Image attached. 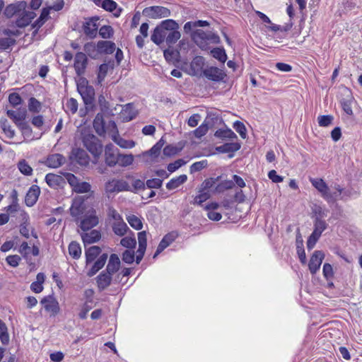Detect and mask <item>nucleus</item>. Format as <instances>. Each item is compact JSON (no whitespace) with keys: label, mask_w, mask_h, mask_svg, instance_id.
<instances>
[{"label":"nucleus","mask_w":362,"mask_h":362,"mask_svg":"<svg viewBox=\"0 0 362 362\" xmlns=\"http://www.w3.org/2000/svg\"><path fill=\"white\" fill-rule=\"evenodd\" d=\"M313 186L321 194L322 197L328 203H334L338 199H342V194H345L344 189L338 184L334 186V192H331L325 182L321 178L310 179Z\"/></svg>","instance_id":"1"},{"label":"nucleus","mask_w":362,"mask_h":362,"mask_svg":"<svg viewBox=\"0 0 362 362\" xmlns=\"http://www.w3.org/2000/svg\"><path fill=\"white\" fill-rule=\"evenodd\" d=\"M191 37L195 44L202 49L207 48L208 42L218 44L220 38L218 35L211 31H204L202 29H197L191 33Z\"/></svg>","instance_id":"2"},{"label":"nucleus","mask_w":362,"mask_h":362,"mask_svg":"<svg viewBox=\"0 0 362 362\" xmlns=\"http://www.w3.org/2000/svg\"><path fill=\"white\" fill-rule=\"evenodd\" d=\"M81 139L83 146L94 156H99L103 150V146L100 139L93 134L83 131L81 133Z\"/></svg>","instance_id":"3"},{"label":"nucleus","mask_w":362,"mask_h":362,"mask_svg":"<svg viewBox=\"0 0 362 362\" xmlns=\"http://www.w3.org/2000/svg\"><path fill=\"white\" fill-rule=\"evenodd\" d=\"M79 219H81L79 226L83 232L90 230L99 223V218L93 208L89 209Z\"/></svg>","instance_id":"4"},{"label":"nucleus","mask_w":362,"mask_h":362,"mask_svg":"<svg viewBox=\"0 0 362 362\" xmlns=\"http://www.w3.org/2000/svg\"><path fill=\"white\" fill-rule=\"evenodd\" d=\"M77 90L86 105H92L95 100V89L88 84L87 81H82L77 84Z\"/></svg>","instance_id":"5"},{"label":"nucleus","mask_w":362,"mask_h":362,"mask_svg":"<svg viewBox=\"0 0 362 362\" xmlns=\"http://www.w3.org/2000/svg\"><path fill=\"white\" fill-rule=\"evenodd\" d=\"M86 204L85 196H78L73 200L70 208L71 215L76 218L77 221L81 218L83 214H86Z\"/></svg>","instance_id":"6"},{"label":"nucleus","mask_w":362,"mask_h":362,"mask_svg":"<svg viewBox=\"0 0 362 362\" xmlns=\"http://www.w3.org/2000/svg\"><path fill=\"white\" fill-rule=\"evenodd\" d=\"M105 189L108 193L119 192L123 191H132L131 186L123 180L112 179L105 185Z\"/></svg>","instance_id":"7"},{"label":"nucleus","mask_w":362,"mask_h":362,"mask_svg":"<svg viewBox=\"0 0 362 362\" xmlns=\"http://www.w3.org/2000/svg\"><path fill=\"white\" fill-rule=\"evenodd\" d=\"M142 13L151 18H162L168 17L170 15V11L164 6H153L145 8Z\"/></svg>","instance_id":"8"},{"label":"nucleus","mask_w":362,"mask_h":362,"mask_svg":"<svg viewBox=\"0 0 362 362\" xmlns=\"http://www.w3.org/2000/svg\"><path fill=\"white\" fill-rule=\"evenodd\" d=\"M109 127L112 128V139L116 143L119 147L122 148H132L135 146V142L132 140H126L118 134L117 125L114 121H111L109 124Z\"/></svg>","instance_id":"9"},{"label":"nucleus","mask_w":362,"mask_h":362,"mask_svg":"<svg viewBox=\"0 0 362 362\" xmlns=\"http://www.w3.org/2000/svg\"><path fill=\"white\" fill-rule=\"evenodd\" d=\"M118 149L112 144H107L105 147V161L110 167L115 166L118 163Z\"/></svg>","instance_id":"10"},{"label":"nucleus","mask_w":362,"mask_h":362,"mask_svg":"<svg viewBox=\"0 0 362 362\" xmlns=\"http://www.w3.org/2000/svg\"><path fill=\"white\" fill-rule=\"evenodd\" d=\"M40 303L43 305L46 311L51 315L55 316L59 312V305L57 299L52 296H48L43 298Z\"/></svg>","instance_id":"11"},{"label":"nucleus","mask_w":362,"mask_h":362,"mask_svg":"<svg viewBox=\"0 0 362 362\" xmlns=\"http://www.w3.org/2000/svg\"><path fill=\"white\" fill-rule=\"evenodd\" d=\"M344 97L340 100L341 106L344 112L349 116H353L352 105L354 98L349 89H345L343 93Z\"/></svg>","instance_id":"12"},{"label":"nucleus","mask_w":362,"mask_h":362,"mask_svg":"<svg viewBox=\"0 0 362 362\" xmlns=\"http://www.w3.org/2000/svg\"><path fill=\"white\" fill-rule=\"evenodd\" d=\"M324 257L325 254L322 251L316 250L314 252L308 264V267L311 274H314L319 270Z\"/></svg>","instance_id":"13"},{"label":"nucleus","mask_w":362,"mask_h":362,"mask_svg":"<svg viewBox=\"0 0 362 362\" xmlns=\"http://www.w3.org/2000/svg\"><path fill=\"white\" fill-rule=\"evenodd\" d=\"M70 158L81 166H87L89 164L90 158L88 153L81 148L74 149Z\"/></svg>","instance_id":"14"},{"label":"nucleus","mask_w":362,"mask_h":362,"mask_svg":"<svg viewBox=\"0 0 362 362\" xmlns=\"http://www.w3.org/2000/svg\"><path fill=\"white\" fill-rule=\"evenodd\" d=\"M204 75L208 79L216 82L223 81L226 76V74L223 70L214 66H211L205 69L204 71Z\"/></svg>","instance_id":"15"},{"label":"nucleus","mask_w":362,"mask_h":362,"mask_svg":"<svg viewBox=\"0 0 362 362\" xmlns=\"http://www.w3.org/2000/svg\"><path fill=\"white\" fill-rule=\"evenodd\" d=\"M86 55L83 52H78L75 56L74 69L78 76L84 74L87 65Z\"/></svg>","instance_id":"16"},{"label":"nucleus","mask_w":362,"mask_h":362,"mask_svg":"<svg viewBox=\"0 0 362 362\" xmlns=\"http://www.w3.org/2000/svg\"><path fill=\"white\" fill-rule=\"evenodd\" d=\"M112 276V274L104 270L96 277L97 286L100 291H104L111 284Z\"/></svg>","instance_id":"17"},{"label":"nucleus","mask_w":362,"mask_h":362,"mask_svg":"<svg viewBox=\"0 0 362 362\" xmlns=\"http://www.w3.org/2000/svg\"><path fill=\"white\" fill-rule=\"evenodd\" d=\"M66 158L59 153H54L48 156L45 165L52 168H57L66 163Z\"/></svg>","instance_id":"18"},{"label":"nucleus","mask_w":362,"mask_h":362,"mask_svg":"<svg viewBox=\"0 0 362 362\" xmlns=\"http://www.w3.org/2000/svg\"><path fill=\"white\" fill-rule=\"evenodd\" d=\"M40 194V187L37 185H32L25 195V204L28 206H33L37 201Z\"/></svg>","instance_id":"19"},{"label":"nucleus","mask_w":362,"mask_h":362,"mask_svg":"<svg viewBox=\"0 0 362 362\" xmlns=\"http://www.w3.org/2000/svg\"><path fill=\"white\" fill-rule=\"evenodd\" d=\"M6 115L13 120L16 126H18V124L23 122V121L26 118L27 111L25 108L18 109L16 110H8Z\"/></svg>","instance_id":"20"},{"label":"nucleus","mask_w":362,"mask_h":362,"mask_svg":"<svg viewBox=\"0 0 362 362\" xmlns=\"http://www.w3.org/2000/svg\"><path fill=\"white\" fill-rule=\"evenodd\" d=\"M98 18H93L86 21L83 25L84 33L90 38H94L97 35L98 29Z\"/></svg>","instance_id":"21"},{"label":"nucleus","mask_w":362,"mask_h":362,"mask_svg":"<svg viewBox=\"0 0 362 362\" xmlns=\"http://www.w3.org/2000/svg\"><path fill=\"white\" fill-rule=\"evenodd\" d=\"M85 245L92 244L98 242L101 238V233L98 230H92L89 232H84L81 235Z\"/></svg>","instance_id":"22"},{"label":"nucleus","mask_w":362,"mask_h":362,"mask_svg":"<svg viewBox=\"0 0 362 362\" xmlns=\"http://www.w3.org/2000/svg\"><path fill=\"white\" fill-rule=\"evenodd\" d=\"M176 236L177 235L175 233H170L165 235L160 242L153 255V258H155L159 253H160L167 247H168L175 240Z\"/></svg>","instance_id":"23"},{"label":"nucleus","mask_w":362,"mask_h":362,"mask_svg":"<svg viewBox=\"0 0 362 362\" xmlns=\"http://www.w3.org/2000/svg\"><path fill=\"white\" fill-rule=\"evenodd\" d=\"M107 254L103 253L98 259L94 262L91 269L88 272V276H94L100 269H101L105 264L107 259Z\"/></svg>","instance_id":"24"},{"label":"nucleus","mask_w":362,"mask_h":362,"mask_svg":"<svg viewBox=\"0 0 362 362\" xmlns=\"http://www.w3.org/2000/svg\"><path fill=\"white\" fill-rule=\"evenodd\" d=\"M137 115L136 110L134 109L133 104L128 103L124 105L121 112L124 122H129L134 119Z\"/></svg>","instance_id":"25"},{"label":"nucleus","mask_w":362,"mask_h":362,"mask_svg":"<svg viewBox=\"0 0 362 362\" xmlns=\"http://www.w3.org/2000/svg\"><path fill=\"white\" fill-rule=\"evenodd\" d=\"M35 13L33 11H25L22 13V16L19 17L16 24L18 28H25L28 25L31 21L35 17Z\"/></svg>","instance_id":"26"},{"label":"nucleus","mask_w":362,"mask_h":362,"mask_svg":"<svg viewBox=\"0 0 362 362\" xmlns=\"http://www.w3.org/2000/svg\"><path fill=\"white\" fill-rule=\"evenodd\" d=\"M120 267V259L116 254H112L110 257L105 271L109 274H114L116 273Z\"/></svg>","instance_id":"27"},{"label":"nucleus","mask_w":362,"mask_h":362,"mask_svg":"<svg viewBox=\"0 0 362 362\" xmlns=\"http://www.w3.org/2000/svg\"><path fill=\"white\" fill-rule=\"evenodd\" d=\"M18 129L21 130V134L24 138V140L18 143H13L14 144H18L23 143L25 140L28 139L30 141H32L34 139V137L33 136V129L29 126V124L26 122H22L21 124H18L17 126ZM8 144H11V142H9Z\"/></svg>","instance_id":"28"},{"label":"nucleus","mask_w":362,"mask_h":362,"mask_svg":"<svg viewBox=\"0 0 362 362\" xmlns=\"http://www.w3.org/2000/svg\"><path fill=\"white\" fill-rule=\"evenodd\" d=\"M98 51L100 53L112 54L115 50V44L111 41H99L97 43Z\"/></svg>","instance_id":"29"},{"label":"nucleus","mask_w":362,"mask_h":362,"mask_svg":"<svg viewBox=\"0 0 362 362\" xmlns=\"http://www.w3.org/2000/svg\"><path fill=\"white\" fill-rule=\"evenodd\" d=\"M93 127L96 133L101 136L105 133V121L103 115L101 113H98L93 120Z\"/></svg>","instance_id":"30"},{"label":"nucleus","mask_w":362,"mask_h":362,"mask_svg":"<svg viewBox=\"0 0 362 362\" xmlns=\"http://www.w3.org/2000/svg\"><path fill=\"white\" fill-rule=\"evenodd\" d=\"M240 148V144L237 142L226 143L223 145L217 146L216 150L219 153H233Z\"/></svg>","instance_id":"31"},{"label":"nucleus","mask_w":362,"mask_h":362,"mask_svg":"<svg viewBox=\"0 0 362 362\" xmlns=\"http://www.w3.org/2000/svg\"><path fill=\"white\" fill-rule=\"evenodd\" d=\"M214 136L222 140H233L237 139L236 134L230 129H219L216 131Z\"/></svg>","instance_id":"32"},{"label":"nucleus","mask_w":362,"mask_h":362,"mask_svg":"<svg viewBox=\"0 0 362 362\" xmlns=\"http://www.w3.org/2000/svg\"><path fill=\"white\" fill-rule=\"evenodd\" d=\"M45 181L50 187L57 188L62 182L63 178L60 175L54 173H48L45 176Z\"/></svg>","instance_id":"33"},{"label":"nucleus","mask_w":362,"mask_h":362,"mask_svg":"<svg viewBox=\"0 0 362 362\" xmlns=\"http://www.w3.org/2000/svg\"><path fill=\"white\" fill-rule=\"evenodd\" d=\"M128 226L122 219L115 221L112 224V230L117 235L123 236L126 234Z\"/></svg>","instance_id":"34"},{"label":"nucleus","mask_w":362,"mask_h":362,"mask_svg":"<svg viewBox=\"0 0 362 362\" xmlns=\"http://www.w3.org/2000/svg\"><path fill=\"white\" fill-rule=\"evenodd\" d=\"M101 249L98 246H91L86 251V264H89L94 261L95 258L100 254Z\"/></svg>","instance_id":"35"},{"label":"nucleus","mask_w":362,"mask_h":362,"mask_svg":"<svg viewBox=\"0 0 362 362\" xmlns=\"http://www.w3.org/2000/svg\"><path fill=\"white\" fill-rule=\"evenodd\" d=\"M209 23L206 21H189L187 22L184 25V31L186 33H189L192 31L193 29L197 27H205L209 26Z\"/></svg>","instance_id":"36"},{"label":"nucleus","mask_w":362,"mask_h":362,"mask_svg":"<svg viewBox=\"0 0 362 362\" xmlns=\"http://www.w3.org/2000/svg\"><path fill=\"white\" fill-rule=\"evenodd\" d=\"M187 177L186 175H181L178 177L172 178L166 185V187L169 190L177 188L180 185L186 182Z\"/></svg>","instance_id":"37"},{"label":"nucleus","mask_w":362,"mask_h":362,"mask_svg":"<svg viewBox=\"0 0 362 362\" xmlns=\"http://www.w3.org/2000/svg\"><path fill=\"white\" fill-rule=\"evenodd\" d=\"M69 254L74 259H78L81 255V247L76 241H72L69 245Z\"/></svg>","instance_id":"38"},{"label":"nucleus","mask_w":362,"mask_h":362,"mask_svg":"<svg viewBox=\"0 0 362 362\" xmlns=\"http://www.w3.org/2000/svg\"><path fill=\"white\" fill-rule=\"evenodd\" d=\"M95 4L110 12L116 10L117 6V3L113 0H95Z\"/></svg>","instance_id":"39"},{"label":"nucleus","mask_w":362,"mask_h":362,"mask_svg":"<svg viewBox=\"0 0 362 362\" xmlns=\"http://www.w3.org/2000/svg\"><path fill=\"white\" fill-rule=\"evenodd\" d=\"M163 146V143L162 142V140H160L149 151L144 153V156H150L152 157V159L158 158L160 153Z\"/></svg>","instance_id":"40"},{"label":"nucleus","mask_w":362,"mask_h":362,"mask_svg":"<svg viewBox=\"0 0 362 362\" xmlns=\"http://www.w3.org/2000/svg\"><path fill=\"white\" fill-rule=\"evenodd\" d=\"M327 224L324 220L319 218H316L314 223V230L313 234L320 237L322 233L327 228Z\"/></svg>","instance_id":"41"},{"label":"nucleus","mask_w":362,"mask_h":362,"mask_svg":"<svg viewBox=\"0 0 362 362\" xmlns=\"http://www.w3.org/2000/svg\"><path fill=\"white\" fill-rule=\"evenodd\" d=\"M0 340L3 344H8L9 342V334L5 322L0 319Z\"/></svg>","instance_id":"42"},{"label":"nucleus","mask_w":362,"mask_h":362,"mask_svg":"<svg viewBox=\"0 0 362 362\" xmlns=\"http://www.w3.org/2000/svg\"><path fill=\"white\" fill-rule=\"evenodd\" d=\"M1 127L6 138L9 139L14 138L16 132L6 120L1 122Z\"/></svg>","instance_id":"43"},{"label":"nucleus","mask_w":362,"mask_h":362,"mask_svg":"<svg viewBox=\"0 0 362 362\" xmlns=\"http://www.w3.org/2000/svg\"><path fill=\"white\" fill-rule=\"evenodd\" d=\"M159 26L162 29H165L168 32H170L171 30H174L179 28L178 23L172 19L163 21L160 23Z\"/></svg>","instance_id":"44"},{"label":"nucleus","mask_w":362,"mask_h":362,"mask_svg":"<svg viewBox=\"0 0 362 362\" xmlns=\"http://www.w3.org/2000/svg\"><path fill=\"white\" fill-rule=\"evenodd\" d=\"M134 156L132 154H119L118 164L122 167H127L132 164Z\"/></svg>","instance_id":"45"},{"label":"nucleus","mask_w":362,"mask_h":362,"mask_svg":"<svg viewBox=\"0 0 362 362\" xmlns=\"http://www.w3.org/2000/svg\"><path fill=\"white\" fill-rule=\"evenodd\" d=\"M127 220L129 225L136 230H140L143 227L141 219L134 214L128 216Z\"/></svg>","instance_id":"46"},{"label":"nucleus","mask_w":362,"mask_h":362,"mask_svg":"<svg viewBox=\"0 0 362 362\" xmlns=\"http://www.w3.org/2000/svg\"><path fill=\"white\" fill-rule=\"evenodd\" d=\"M212 56L218 61L224 63L227 59V55L223 48L216 47L211 50Z\"/></svg>","instance_id":"47"},{"label":"nucleus","mask_w":362,"mask_h":362,"mask_svg":"<svg viewBox=\"0 0 362 362\" xmlns=\"http://www.w3.org/2000/svg\"><path fill=\"white\" fill-rule=\"evenodd\" d=\"M180 36L181 35L178 29L171 30L168 32L165 41L168 45L175 44L180 38Z\"/></svg>","instance_id":"48"},{"label":"nucleus","mask_w":362,"mask_h":362,"mask_svg":"<svg viewBox=\"0 0 362 362\" xmlns=\"http://www.w3.org/2000/svg\"><path fill=\"white\" fill-rule=\"evenodd\" d=\"M162 28L158 25L153 30V34L151 35V40L156 45H160L164 42V40L162 37Z\"/></svg>","instance_id":"49"},{"label":"nucleus","mask_w":362,"mask_h":362,"mask_svg":"<svg viewBox=\"0 0 362 362\" xmlns=\"http://www.w3.org/2000/svg\"><path fill=\"white\" fill-rule=\"evenodd\" d=\"M18 168L22 174L25 175H32L33 168L28 165V163L25 160L19 161L18 164Z\"/></svg>","instance_id":"50"},{"label":"nucleus","mask_w":362,"mask_h":362,"mask_svg":"<svg viewBox=\"0 0 362 362\" xmlns=\"http://www.w3.org/2000/svg\"><path fill=\"white\" fill-rule=\"evenodd\" d=\"M210 197L209 191H204L201 189L199 194L194 198V204L201 205L204 202L206 201Z\"/></svg>","instance_id":"51"},{"label":"nucleus","mask_w":362,"mask_h":362,"mask_svg":"<svg viewBox=\"0 0 362 362\" xmlns=\"http://www.w3.org/2000/svg\"><path fill=\"white\" fill-rule=\"evenodd\" d=\"M99 35L105 39L110 38L113 35V29L110 25H103L99 30Z\"/></svg>","instance_id":"52"},{"label":"nucleus","mask_w":362,"mask_h":362,"mask_svg":"<svg viewBox=\"0 0 362 362\" xmlns=\"http://www.w3.org/2000/svg\"><path fill=\"white\" fill-rule=\"evenodd\" d=\"M40 109V103L36 98H30L28 101V110L32 112H39Z\"/></svg>","instance_id":"53"},{"label":"nucleus","mask_w":362,"mask_h":362,"mask_svg":"<svg viewBox=\"0 0 362 362\" xmlns=\"http://www.w3.org/2000/svg\"><path fill=\"white\" fill-rule=\"evenodd\" d=\"M91 189V185L87 182H79L76 185L74 192L77 193H86L89 192Z\"/></svg>","instance_id":"54"},{"label":"nucleus","mask_w":362,"mask_h":362,"mask_svg":"<svg viewBox=\"0 0 362 362\" xmlns=\"http://www.w3.org/2000/svg\"><path fill=\"white\" fill-rule=\"evenodd\" d=\"M333 119L332 115H320L317 118V122L320 127H328L332 124Z\"/></svg>","instance_id":"55"},{"label":"nucleus","mask_w":362,"mask_h":362,"mask_svg":"<svg viewBox=\"0 0 362 362\" xmlns=\"http://www.w3.org/2000/svg\"><path fill=\"white\" fill-rule=\"evenodd\" d=\"M120 244L127 248H134L136 244V239L132 237H125L123 238L121 241Z\"/></svg>","instance_id":"56"},{"label":"nucleus","mask_w":362,"mask_h":362,"mask_svg":"<svg viewBox=\"0 0 362 362\" xmlns=\"http://www.w3.org/2000/svg\"><path fill=\"white\" fill-rule=\"evenodd\" d=\"M233 128L238 132L243 139L246 137V128L244 124L240 121H236L233 124Z\"/></svg>","instance_id":"57"},{"label":"nucleus","mask_w":362,"mask_h":362,"mask_svg":"<svg viewBox=\"0 0 362 362\" xmlns=\"http://www.w3.org/2000/svg\"><path fill=\"white\" fill-rule=\"evenodd\" d=\"M138 241H139V248L140 250L146 249V231H141L138 233Z\"/></svg>","instance_id":"58"},{"label":"nucleus","mask_w":362,"mask_h":362,"mask_svg":"<svg viewBox=\"0 0 362 362\" xmlns=\"http://www.w3.org/2000/svg\"><path fill=\"white\" fill-rule=\"evenodd\" d=\"M66 107L71 114H75L78 110V102L76 99L71 98L67 100Z\"/></svg>","instance_id":"59"},{"label":"nucleus","mask_w":362,"mask_h":362,"mask_svg":"<svg viewBox=\"0 0 362 362\" xmlns=\"http://www.w3.org/2000/svg\"><path fill=\"white\" fill-rule=\"evenodd\" d=\"M21 260V258L20 257V256H18L17 255H8L6 258V261L7 264L12 267H18Z\"/></svg>","instance_id":"60"},{"label":"nucleus","mask_w":362,"mask_h":362,"mask_svg":"<svg viewBox=\"0 0 362 362\" xmlns=\"http://www.w3.org/2000/svg\"><path fill=\"white\" fill-rule=\"evenodd\" d=\"M185 164V161L184 160L178 159L173 163H169L167 168L169 172L173 173Z\"/></svg>","instance_id":"61"},{"label":"nucleus","mask_w":362,"mask_h":362,"mask_svg":"<svg viewBox=\"0 0 362 362\" xmlns=\"http://www.w3.org/2000/svg\"><path fill=\"white\" fill-rule=\"evenodd\" d=\"M8 101L9 103L13 107H16L22 103V99L21 96L19 94L16 93H11L9 95Z\"/></svg>","instance_id":"62"},{"label":"nucleus","mask_w":362,"mask_h":362,"mask_svg":"<svg viewBox=\"0 0 362 362\" xmlns=\"http://www.w3.org/2000/svg\"><path fill=\"white\" fill-rule=\"evenodd\" d=\"M207 166V161L202 160L195 162L190 166V172L194 173L202 170V169L205 168Z\"/></svg>","instance_id":"63"},{"label":"nucleus","mask_w":362,"mask_h":362,"mask_svg":"<svg viewBox=\"0 0 362 362\" xmlns=\"http://www.w3.org/2000/svg\"><path fill=\"white\" fill-rule=\"evenodd\" d=\"M122 260L127 264H132L134 261V252L125 250L122 254Z\"/></svg>","instance_id":"64"}]
</instances>
